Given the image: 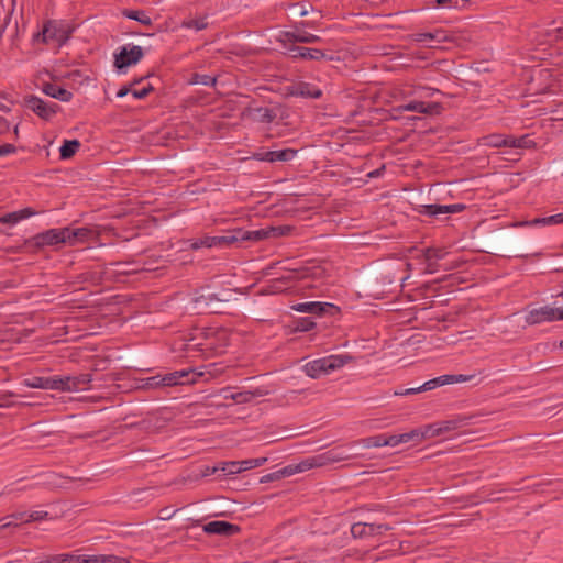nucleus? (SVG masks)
Masks as SVG:
<instances>
[{"instance_id":"nucleus-29","label":"nucleus","mask_w":563,"mask_h":563,"mask_svg":"<svg viewBox=\"0 0 563 563\" xmlns=\"http://www.w3.org/2000/svg\"><path fill=\"white\" fill-rule=\"evenodd\" d=\"M123 15L128 19L140 22L143 25H151L152 19L150 15L142 10H124Z\"/></svg>"},{"instance_id":"nucleus-15","label":"nucleus","mask_w":563,"mask_h":563,"mask_svg":"<svg viewBox=\"0 0 563 563\" xmlns=\"http://www.w3.org/2000/svg\"><path fill=\"white\" fill-rule=\"evenodd\" d=\"M202 530L208 534L231 536L239 531V527L228 521H210L203 525Z\"/></svg>"},{"instance_id":"nucleus-4","label":"nucleus","mask_w":563,"mask_h":563,"mask_svg":"<svg viewBox=\"0 0 563 563\" xmlns=\"http://www.w3.org/2000/svg\"><path fill=\"white\" fill-rule=\"evenodd\" d=\"M71 32L70 26L63 21H48L44 24L42 32L35 35V40L60 46L69 38Z\"/></svg>"},{"instance_id":"nucleus-45","label":"nucleus","mask_w":563,"mask_h":563,"mask_svg":"<svg viewBox=\"0 0 563 563\" xmlns=\"http://www.w3.org/2000/svg\"><path fill=\"white\" fill-rule=\"evenodd\" d=\"M384 442L385 446L396 448L397 445L401 444L400 434H384Z\"/></svg>"},{"instance_id":"nucleus-17","label":"nucleus","mask_w":563,"mask_h":563,"mask_svg":"<svg viewBox=\"0 0 563 563\" xmlns=\"http://www.w3.org/2000/svg\"><path fill=\"white\" fill-rule=\"evenodd\" d=\"M332 307L333 305L327 302L307 301L294 305L291 309L297 312L322 316L327 311V309Z\"/></svg>"},{"instance_id":"nucleus-39","label":"nucleus","mask_w":563,"mask_h":563,"mask_svg":"<svg viewBox=\"0 0 563 563\" xmlns=\"http://www.w3.org/2000/svg\"><path fill=\"white\" fill-rule=\"evenodd\" d=\"M251 114L254 120H258L262 122H269L273 120V115L267 108H256L252 111Z\"/></svg>"},{"instance_id":"nucleus-32","label":"nucleus","mask_w":563,"mask_h":563,"mask_svg":"<svg viewBox=\"0 0 563 563\" xmlns=\"http://www.w3.org/2000/svg\"><path fill=\"white\" fill-rule=\"evenodd\" d=\"M534 145L536 143L531 139H529L528 135H523L520 137H515L510 135L509 147L530 148Z\"/></svg>"},{"instance_id":"nucleus-48","label":"nucleus","mask_w":563,"mask_h":563,"mask_svg":"<svg viewBox=\"0 0 563 563\" xmlns=\"http://www.w3.org/2000/svg\"><path fill=\"white\" fill-rule=\"evenodd\" d=\"M47 515H48L47 511H43V510L31 511L27 515V518H25V522L42 520V519L46 518Z\"/></svg>"},{"instance_id":"nucleus-38","label":"nucleus","mask_w":563,"mask_h":563,"mask_svg":"<svg viewBox=\"0 0 563 563\" xmlns=\"http://www.w3.org/2000/svg\"><path fill=\"white\" fill-rule=\"evenodd\" d=\"M364 448H383L385 446L384 434H377L373 437H368L362 440Z\"/></svg>"},{"instance_id":"nucleus-61","label":"nucleus","mask_w":563,"mask_h":563,"mask_svg":"<svg viewBox=\"0 0 563 563\" xmlns=\"http://www.w3.org/2000/svg\"><path fill=\"white\" fill-rule=\"evenodd\" d=\"M0 529H5V528H11V527H16L18 526V522H14L13 519L11 518H2L0 519Z\"/></svg>"},{"instance_id":"nucleus-10","label":"nucleus","mask_w":563,"mask_h":563,"mask_svg":"<svg viewBox=\"0 0 563 563\" xmlns=\"http://www.w3.org/2000/svg\"><path fill=\"white\" fill-rule=\"evenodd\" d=\"M401 111L418 112L422 114H439L442 110L440 102H426L423 100H412L398 108Z\"/></svg>"},{"instance_id":"nucleus-7","label":"nucleus","mask_w":563,"mask_h":563,"mask_svg":"<svg viewBox=\"0 0 563 563\" xmlns=\"http://www.w3.org/2000/svg\"><path fill=\"white\" fill-rule=\"evenodd\" d=\"M239 238L240 236H238V234L232 233L218 236L206 235L202 238L192 239L190 241V247L192 250H198L201 247H225L239 242Z\"/></svg>"},{"instance_id":"nucleus-26","label":"nucleus","mask_w":563,"mask_h":563,"mask_svg":"<svg viewBox=\"0 0 563 563\" xmlns=\"http://www.w3.org/2000/svg\"><path fill=\"white\" fill-rule=\"evenodd\" d=\"M563 223V212L542 217V218H536L531 221L523 222L522 224L526 225H558Z\"/></svg>"},{"instance_id":"nucleus-55","label":"nucleus","mask_w":563,"mask_h":563,"mask_svg":"<svg viewBox=\"0 0 563 563\" xmlns=\"http://www.w3.org/2000/svg\"><path fill=\"white\" fill-rule=\"evenodd\" d=\"M218 471H221L220 463L214 466L207 465V466H203V468L201 470V476L207 477V476H210V475L217 473Z\"/></svg>"},{"instance_id":"nucleus-41","label":"nucleus","mask_w":563,"mask_h":563,"mask_svg":"<svg viewBox=\"0 0 563 563\" xmlns=\"http://www.w3.org/2000/svg\"><path fill=\"white\" fill-rule=\"evenodd\" d=\"M400 439H401V444L408 443V442H415V443L419 444L422 442V440L420 439L419 429H413L410 432L401 433Z\"/></svg>"},{"instance_id":"nucleus-36","label":"nucleus","mask_w":563,"mask_h":563,"mask_svg":"<svg viewBox=\"0 0 563 563\" xmlns=\"http://www.w3.org/2000/svg\"><path fill=\"white\" fill-rule=\"evenodd\" d=\"M298 93L305 97L319 98L321 96V90L309 84H300L298 86Z\"/></svg>"},{"instance_id":"nucleus-30","label":"nucleus","mask_w":563,"mask_h":563,"mask_svg":"<svg viewBox=\"0 0 563 563\" xmlns=\"http://www.w3.org/2000/svg\"><path fill=\"white\" fill-rule=\"evenodd\" d=\"M80 147V142L77 140L65 141L64 144L59 148L60 158L68 159L70 158Z\"/></svg>"},{"instance_id":"nucleus-28","label":"nucleus","mask_w":563,"mask_h":563,"mask_svg":"<svg viewBox=\"0 0 563 563\" xmlns=\"http://www.w3.org/2000/svg\"><path fill=\"white\" fill-rule=\"evenodd\" d=\"M14 10V0H0V23L1 29L5 26Z\"/></svg>"},{"instance_id":"nucleus-22","label":"nucleus","mask_w":563,"mask_h":563,"mask_svg":"<svg viewBox=\"0 0 563 563\" xmlns=\"http://www.w3.org/2000/svg\"><path fill=\"white\" fill-rule=\"evenodd\" d=\"M328 461H335L334 457H325L324 455H318V456H310L301 462L297 463V471L298 473H303L306 471H309L313 467H319L324 465Z\"/></svg>"},{"instance_id":"nucleus-34","label":"nucleus","mask_w":563,"mask_h":563,"mask_svg":"<svg viewBox=\"0 0 563 563\" xmlns=\"http://www.w3.org/2000/svg\"><path fill=\"white\" fill-rule=\"evenodd\" d=\"M208 23L206 21V18H195V19H188L185 20L181 24L185 29H192L195 31H201L207 27Z\"/></svg>"},{"instance_id":"nucleus-40","label":"nucleus","mask_w":563,"mask_h":563,"mask_svg":"<svg viewBox=\"0 0 563 563\" xmlns=\"http://www.w3.org/2000/svg\"><path fill=\"white\" fill-rule=\"evenodd\" d=\"M299 25V38H298V43H306V44H310V43H317L320 41V37L318 35H314L312 33H309L307 32L303 27L305 26H301L300 24Z\"/></svg>"},{"instance_id":"nucleus-3","label":"nucleus","mask_w":563,"mask_h":563,"mask_svg":"<svg viewBox=\"0 0 563 563\" xmlns=\"http://www.w3.org/2000/svg\"><path fill=\"white\" fill-rule=\"evenodd\" d=\"M321 275V268L317 266H302L285 269V273L273 282V290L275 292H282L288 290L289 283L294 280H303L307 278H316Z\"/></svg>"},{"instance_id":"nucleus-62","label":"nucleus","mask_w":563,"mask_h":563,"mask_svg":"<svg viewBox=\"0 0 563 563\" xmlns=\"http://www.w3.org/2000/svg\"><path fill=\"white\" fill-rule=\"evenodd\" d=\"M434 384L437 387L444 386L450 384V375H442L439 377L433 378Z\"/></svg>"},{"instance_id":"nucleus-31","label":"nucleus","mask_w":563,"mask_h":563,"mask_svg":"<svg viewBox=\"0 0 563 563\" xmlns=\"http://www.w3.org/2000/svg\"><path fill=\"white\" fill-rule=\"evenodd\" d=\"M137 387L141 389L161 388L162 387L161 374L140 379Z\"/></svg>"},{"instance_id":"nucleus-57","label":"nucleus","mask_w":563,"mask_h":563,"mask_svg":"<svg viewBox=\"0 0 563 563\" xmlns=\"http://www.w3.org/2000/svg\"><path fill=\"white\" fill-rule=\"evenodd\" d=\"M15 152V146L12 144H3L0 146V156H5Z\"/></svg>"},{"instance_id":"nucleus-58","label":"nucleus","mask_w":563,"mask_h":563,"mask_svg":"<svg viewBox=\"0 0 563 563\" xmlns=\"http://www.w3.org/2000/svg\"><path fill=\"white\" fill-rule=\"evenodd\" d=\"M30 512H26V511H19V512H14V514L8 516V518L13 519L14 522H16V521L25 522V518H27Z\"/></svg>"},{"instance_id":"nucleus-44","label":"nucleus","mask_w":563,"mask_h":563,"mask_svg":"<svg viewBox=\"0 0 563 563\" xmlns=\"http://www.w3.org/2000/svg\"><path fill=\"white\" fill-rule=\"evenodd\" d=\"M283 37L285 42L298 43L299 38V25H295L292 30L284 32Z\"/></svg>"},{"instance_id":"nucleus-24","label":"nucleus","mask_w":563,"mask_h":563,"mask_svg":"<svg viewBox=\"0 0 563 563\" xmlns=\"http://www.w3.org/2000/svg\"><path fill=\"white\" fill-rule=\"evenodd\" d=\"M86 563H130L128 559L113 554L85 555Z\"/></svg>"},{"instance_id":"nucleus-64","label":"nucleus","mask_w":563,"mask_h":563,"mask_svg":"<svg viewBox=\"0 0 563 563\" xmlns=\"http://www.w3.org/2000/svg\"><path fill=\"white\" fill-rule=\"evenodd\" d=\"M10 130V123L2 117H0V134H4Z\"/></svg>"},{"instance_id":"nucleus-46","label":"nucleus","mask_w":563,"mask_h":563,"mask_svg":"<svg viewBox=\"0 0 563 563\" xmlns=\"http://www.w3.org/2000/svg\"><path fill=\"white\" fill-rule=\"evenodd\" d=\"M152 90V86L151 85H147L141 89H135L134 86L132 87V91H131V95L135 98V99H143L145 98L150 91Z\"/></svg>"},{"instance_id":"nucleus-35","label":"nucleus","mask_w":563,"mask_h":563,"mask_svg":"<svg viewBox=\"0 0 563 563\" xmlns=\"http://www.w3.org/2000/svg\"><path fill=\"white\" fill-rule=\"evenodd\" d=\"M254 396H255V394L252 391H241V393L225 394L224 398L231 399L238 404H244V402L252 400Z\"/></svg>"},{"instance_id":"nucleus-21","label":"nucleus","mask_w":563,"mask_h":563,"mask_svg":"<svg viewBox=\"0 0 563 563\" xmlns=\"http://www.w3.org/2000/svg\"><path fill=\"white\" fill-rule=\"evenodd\" d=\"M41 563H86L85 555L59 553L46 556Z\"/></svg>"},{"instance_id":"nucleus-25","label":"nucleus","mask_w":563,"mask_h":563,"mask_svg":"<svg viewBox=\"0 0 563 563\" xmlns=\"http://www.w3.org/2000/svg\"><path fill=\"white\" fill-rule=\"evenodd\" d=\"M510 135L489 134L483 137V145L489 147H509Z\"/></svg>"},{"instance_id":"nucleus-51","label":"nucleus","mask_w":563,"mask_h":563,"mask_svg":"<svg viewBox=\"0 0 563 563\" xmlns=\"http://www.w3.org/2000/svg\"><path fill=\"white\" fill-rule=\"evenodd\" d=\"M37 212L34 211L33 209L31 208H24L22 210H19L16 211V214H18V218H19V222L24 220V219H27L32 216H35Z\"/></svg>"},{"instance_id":"nucleus-6","label":"nucleus","mask_w":563,"mask_h":563,"mask_svg":"<svg viewBox=\"0 0 563 563\" xmlns=\"http://www.w3.org/2000/svg\"><path fill=\"white\" fill-rule=\"evenodd\" d=\"M143 48L139 45L126 44L120 47L114 54V65L118 69H123L137 64L143 57Z\"/></svg>"},{"instance_id":"nucleus-43","label":"nucleus","mask_w":563,"mask_h":563,"mask_svg":"<svg viewBox=\"0 0 563 563\" xmlns=\"http://www.w3.org/2000/svg\"><path fill=\"white\" fill-rule=\"evenodd\" d=\"M23 385L31 388L45 389V377H32L24 379Z\"/></svg>"},{"instance_id":"nucleus-37","label":"nucleus","mask_w":563,"mask_h":563,"mask_svg":"<svg viewBox=\"0 0 563 563\" xmlns=\"http://www.w3.org/2000/svg\"><path fill=\"white\" fill-rule=\"evenodd\" d=\"M220 470L227 475H235L241 473L239 461L221 462Z\"/></svg>"},{"instance_id":"nucleus-2","label":"nucleus","mask_w":563,"mask_h":563,"mask_svg":"<svg viewBox=\"0 0 563 563\" xmlns=\"http://www.w3.org/2000/svg\"><path fill=\"white\" fill-rule=\"evenodd\" d=\"M352 360L347 354L329 355L307 363L303 369L309 377L317 378L343 367Z\"/></svg>"},{"instance_id":"nucleus-47","label":"nucleus","mask_w":563,"mask_h":563,"mask_svg":"<svg viewBox=\"0 0 563 563\" xmlns=\"http://www.w3.org/2000/svg\"><path fill=\"white\" fill-rule=\"evenodd\" d=\"M0 223L14 225L19 223L16 211L0 217Z\"/></svg>"},{"instance_id":"nucleus-18","label":"nucleus","mask_w":563,"mask_h":563,"mask_svg":"<svg viewBox=\"0 0 563 563\" xmlns=\"http://www.w3.org/2000/svg\"><path fill=\"white\" fill-rule=\"evenodd\" d=\"M42 91L45 95L64 102H68L73 98V93L69 90H66L65 88L51 82L44 84Z\"/></svg>"},{"instance_id":"nucleus-1","label":"nucleus","mask_w":563,"mask_h":563,"mask_svg":"<svg viewBox=\"0 0 563 563\" xmlns=\"http://www.w3.org/2000/svg\"><path fill=\"white\" fill-rule=\"evenodd\" d=\"M89 235L86 228L70 229H49L32 238V243L37 247L55 246L58 244L75 245L78 241H84Z\"/></svg>"},{"instance_id":"nucleus-16","label":"nucleus","mask_w":563,"mask_h":563,"mask_svg":"<svg viewBox=\"0 0 563 563\" xmlns=\"http://www.w3.org/2000/svg\"><path fill=\"white\" fill-rule=\"evenodd\" d=\"M92 380L90 374H80L78 376H65V391L77 393L86 390Z\"/></svg>"},{"instance_id":"nucleus-50","label":"nucleus","mask_w":563,"mask_h":563,"mask_svg":"<svg viewBox=\"0 0 563 563\" xmlns=\"http://www.w3.org/2000/svg\"><path fill=\"white\" fill-rule=\"evenodd\" d=\"M474 378V375H450V384L465 383Z\"/></svg>"},{"instance_id":"nucleus-27","label":"nucleus","mask_w":563,"mask_h":563,"mask_svg":"<svg viewBox=\"0 0 563 563\" xmlns=\"http://www.w3.org/2000/svg\"><path fill=\"white\" fill-rule=\"evenodd\" d=\"M440 93V90L427 86H417L413 87L407 96L418 98L419 100L432 98L433 96Z\"/></svg>"},{"instance_id":"nucleus-20","label":"nucleus","mask_w":563,"mask_h":563,"mask_svg":"<svg viewBox=\"0 0 563 563\" xmlns=\"http://www.w3.org/2000/svg\"><path fill=\"white\" fill-rule=\"evenodd\" d=\"M290 52L294 53V58H302V59H312L319 60L325 58V54L323 51L318 48H308V47H291Z\"/></svg>"},{"instance_id":"nucleus-33","label":"nucleus","mask_w":563,"mask_h":563,"mask_svg":"<svg viewBox=\"0 0 563 563\" xmlns=\"http://www.w3.org/2000/svg\"><path fill=\"white\" fill-rule=\"evenodd\" d=\"M45 389L65 391V376L45 377Z\"/></svg>"},{"instance_id":"nucleus-42","label":"nucleus","mask_w":563,"mask_h":563,"mask_svg":"<svg viewBox=\"0 0 563 563\" xmlns=\"http://www.w3.org/2000/svg\"><path fill=\"white\" fill-rule=\"evenodd\" d=\"M295 474H298L296 464H289V465L283 467L282 470H279L278 472H276L274 475H271L269 477H272V476L277 477V478L288 477V476H292Z\"/></svg>"},{"instance_id":"nucleus-8","label":"nucleus","mask_w":563,"mask_h":563,"mask_svg":"<svg viewBox=\"0 0 563 563\" xmlns=\"http://www.w3.org/2000/svg\"><path fill=\"white\" fill-rule=\"evenodd\" d=\"M202 376L201 372H196L194 369H180L172 373H167L162 375V387H172L184 384H194L197 382V378Z\"/></svg>"},{"instance_id":"nucleus-12","label":"nucleus","mask_w":563,"mask_h":563,"mask_svg":"<svg viewBox=\"0 0 563 563\" xmlns=\"http://www.w3.org/2000/svg\"><path fill=\"white\" fill-rule=\"evenodd\" d=\"M389 529L390 528L387 525L356 522L351 527V533L354 538H365L369 536L380 534L383 531Z\"/></svg>"},{"instance_id":"nucleus-63","label":"nucleus","mask_w":563,"mask_h":563,"mask_svg":"<svg viewBox=\"0 0 563 563\" xmlns=\"http://www.w3.org/2000/svg\"><path fill=\"white\" fill-rule=\"evenodd\" d=\"M239 463H240L241 473L244 472V471H249V470L254 468L253 467V463H252V459L239 461Z\"/></svg>"},{"instance_id":"nucleus-54","label":"nucleus","mask_w":563,"mask_h":563,"mask_svg":"<svg viewBox=\"0 0 563 563\" xmlns=\"http://www.w3.org/2000/svg\"><path fill=\"white\" fill-rule=\"evenodd\" d=\"M137 82H139V81H133V82H131V84H129V85H126V86L121 87V88L118 90V92H117V97H118V98H123V97H125L126 95L131 93V91H132V87H133L135 84H137Z\"/></svg>"},{"instance_id":"nucleus-56","label":"nucleus","mask_w":563,"mask_h":563,"mask_svg":"<svg viewBox=\"0 0 563 563\" xmlns=\"http://www.w3.org/2000/svg\"><path fill=\"white\" fill-rule=\"evenodd\" d=\"M314 322L310 319H302L300 320V324L298 325V329L301 331H309L314 328Z\"/></svg>"},{"instance_id":"nucleus-11","label":"nucleus","mask_w":563,"mask_h":563,"mask_svg":"<svg viewBox=\"0 0 563 563\" xmlns=\"http://www.w3.org/2000/svg\"><path fill=\"white\" fill-rule=\"evenodd\" d=\"M416 42L426 43L429 47H437V44L452 41V36L443 30L423 32L413 35Z\"/></svg>"},{"instance_id":"nucleus-14","label":"nucleus","mask_w":563,"mask_h":563,"mask_svg":"<svg viewBox=\"0 0 563 563\" xmlns=\"http://www.w3.org/2000/svg\"><path fill=\"white\" fill-rule=\"evenodd\" d=\"M463 205H422L419 212L429 217H439L441 214L454 213L463 210Z\"/></svg>"},{"instance_id":"nucleus-59","label":"nucleus","mask_w":563,"mask_h":563,"mask_svg":"<svg viewBox=\"0 0 563 563\" xmlns=\"http://www.w3.org/2000/svg\"><path fill=\"white\" fill-rule=\"evenodd\" d=\"M292 9L296 10L299 16H306L309 13V8L305 4H294Z\"/></svg>"},{"instance_id":"nucleus-52","label":"nucleus","mask_w":563,"mask_h":563,"mask_svg":"<svg viewBox=\"0 0 563 563\" xmlns=\"http://www.w3.org/2000/svg\"><path fill=\"white\" fill-rule=\"evenodd\" d=\"M271 236H282L286 235L290 229L288 227H272L269 228Z\"/></svg>"},{"instance_id":"nucleus-60","label":"nucleus","mask_w":563,"mask_h":563,"mask_svg":"<svg viewBox=\"0 0 563 563\" xmlns=\"http://www.w3.org/2000/svg\"><path fill=\"white\" fill-rule=\"evenodd\" d=\"M442 256L443 255H442L441 251H439V250L427 249V251H426V257L428 260H431V258L440 260V258H442Z\"/></svg>"},{"instance_id":"nucleus-53","label":"nucleus","mask_w":563,"mask_h":563,"mask_svg":"<svg viewBox=\"0 0 563 563\" xmlns=\"http://www.w3.org/2000/svg\"><path fill=\"white\" fill-rule=\"evenodd\" d=\"M437 7L440 8H457L459 0H435Z\"/></svg>"},{"instance_id":"nucleus-9","label":"nucleus","mask_w":563,"mask_h":563,"mask_svg":"<svg viewBox=\"0 0 563 563\" xmlns=\"http://www.w3.org/2000/svg\"><path fill=\"white\" fill-rule=\"evenodd\" d=\"M25 106L43 120H51L59 109L54 102L44 101L36 96L25 98Z\"/></svg>"},{"instance_id":"nucleus-5","label":"nucleus","mask_w":563,"mask_h":563,"mask_svg":"<svg viewBox=\"0 0 563 563\" xmlns=\"http://www.w3.org/2000/svg\"><path fill=\"white\" fill-rule=\"evenodd\" d=\"M559 320H563V308L552 306L529 308L525 316V321L529 325L554 322Z\"/></svg>"},{"instance_id":"nucleus-13","label":"nucleus","mask_w":563,"mask_h":563,"mask_svg":"<svg viewBox=\"0 0 563 563\" xmlns=\"http://www.w3.org/2000/svg\"><path fill=\"white\" fill-rule=\"evenodd\" d=\"M297 154L296 150L292 148H283L275 151H266L263 153L256 154V158L258 161L275 163V162H288L291 161Z\"/></svg>"},{"instance_id":"nucleus-49","label":"nucleus","mask_w":563,"mask_h":563,"mask_svg":"<svg viewBox=\"0 0 563 563\" xmlns=\"http://www.w3.org/2000/svg\"><path fill=\"white\" fill-rule=\"evenodd\" d=\"M195 84H201L205 86H213L216 84V78L209 75H197L195 79Z\"/></svg>"},{"instance_id":"nucleus-23","label":"nucleus","mask_w":563,"mask_h":563,"mask_svg":"<svg viewBox=\"0 0 563 563\" xmlns=\"http://www.w3.org/2000/svg\"><path fill=\"white\" fill-rule=\"evenodd\" d=\"M232 234H238L239 241H246V240H263L271 238V231L268 229H261L255 231H242L236 230L232 232Z\"/></svg>"},{"instance_id":"nucleus-19","label":"nucleus","mask_w":563,"mask_h":563,"mask_svg":"<svg viewBox=\"0 0 563 563\" xmlns=\"http://www.w3.org/2000/svg\"><path fill=\"white\" fill-rule=\"evenodd\" d=\"M418 429H419V433H420V439L422 441H424L427 439L438 437V435L451 430V427H450L449 422H442V423L427 424V426H423Z\"/></svg>"}]
</instances>
